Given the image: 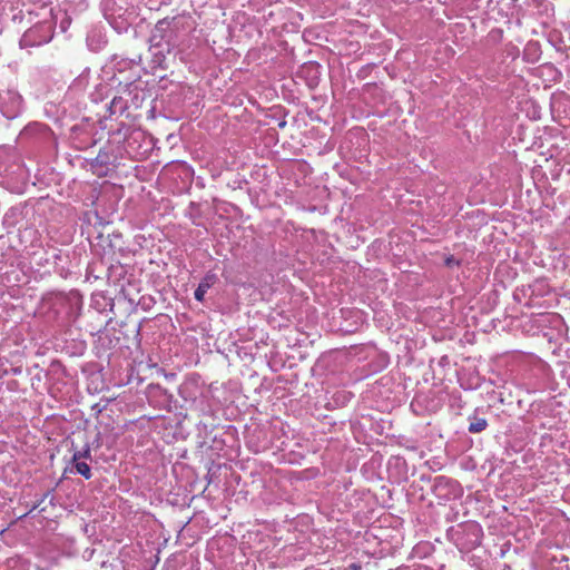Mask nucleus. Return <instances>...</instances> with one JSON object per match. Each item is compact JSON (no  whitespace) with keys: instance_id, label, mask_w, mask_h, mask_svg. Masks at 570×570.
Returning a JSON list of instances; mask_svg holds the SVG:
<instances>
[{"instance_id":"obj_4","label":"nucleus","mask_w":570,"mask_h":570,"mask_svg":"<svg viewBox=\"0 0 570 570\" xmlns=\"http://www.w3.org/2000/svg\"><path fill=\"white\" fill-rule=\"evenodd\" d=\"M0 109L2 115L8 119H13L19 116L22 110V97L12 89L3 90L0 92Z\"/></svg>"},{"instance_id":"obj_6","label":"nucleus","mask_w":570,"mask_h":570,"mask_svg":"<svg viewBox=\"0 0 570 570\" xmlns=\"http://www.w3.org/2000/svg\"><path fill=\"white\" fill-rule=\"evenodd\" d=\"M217 276L213 273H207L195 289L194 297L198 302L205 299L207 291L215 284Z\"/></svg>"},{"instance_id":"obj_3","label":"nucleus","mask_w":570,"mask_h":570,"mask_svg":"<svg viewBox=\"0 0 570 570\" xmlns=\"http://www.w3.org/2000/svg\"><path fill=\"white\" fill-rule=\"evenodd\" d=\"M433 494L443 501H450L460 497L461 488L459 483L448 476H435L432 484Z\"/></svg>"},{"instance_id":"obj_11","label":"nucleus","mask_w":570,"mask_h":570,"mask_svg":"<svg viewBox=\"0 0 570 570\" xmlns=\"http://www.w3.org/2000/svg\"><path fill=\"white\" fill-rule=\"evenodd\" d=\"M91 451L89 446H86L82 451H77L73 453L72 460L75 462L80 461L81 459H90Z\"/></svg>"},{"instance_id":"obj_15","label":"nucleus","mask_w":570,"mask_h":570,"mask_svg":"<svg viewBox=\"0 0 570 570\" xmlns=\"http://www.w3.org/2000/svg\"><path fill=\"white\" fill-rule=\"evenodd\" d=\"M513 82H521V79H513Z\"/></svg>"},{"instance_id":"obj_14","label":"nucleus","mask_w":570,"mask_h":570,"mask_svg":"<svg viewBox=\"0 0 570 570\" xmlns=\"http://www.w3.org/2000/svg\"><path fill=\"white\" fill-rule=\"evenodd\" d=\"M456 263L453 258H448L446 259V265L448 266H451L452 264Z\"/></svg>"},{"instance_id":"obj_12","label":"nucleus","mask_w":570,"mask_h":570,"mask_svg":"<svg viewBox=\"0 0 570 570\" xmlns=\"http://www.w3.org/2000/svg\"><path fill=\"white\" fill-rule=\"evenodd\" d=\"M548 287L544 281H535L533 285L530 286L532 289V294H534L537 291L539 294H543L544 289Z\"/></svg>"},{"instance_id":"obj_2","label":"nucleus","mask_w":570,"mask_h":570,"mask_svg":"<svg viewBox=\"0 0 570 570\" xmlns=\"http://www.w3.org/2000/svg\"><path fill=\"white\" fill-rule=\"evenodd\" d=\"M448 534L460 551L468 552L480 544L481 528L475 522H465L452 527Z\"/></svg>"},{"instance_id":"obj_1","label":"nucleus","mask_w":570,"mask_h":570,"mask_svg":"<svg viewBox=\"0 0 570 570\" xmlns=\"http://www.w3.org/2000/svg\"><path fill=\"white\" fill-rule=\"evenodd\" d=\"M189 30L188 18L183 16L165 18L156 23L150 36V42L156 48L166 47V51L171 53L185 42Z\"/></svg>"},{"instance_id":"obj_13","label":"nucleus","mask_w":570,"mask_h":570,"mask_svg":"<svg viewBox=\"0 0 570 570\" xmlns=\"http://www.w3.org/2000/svg\"><path fill=\"white\" fill-rule=\"evenodd\" d=\"M87 43L92 50H98L100 48V43L94 45V35H88Z\"/></svg>"},{"instance_id":"obj_9","label":"nucleus","mask_w":570,"mask_h":570,"mask_svg":"<svg viewBox=\"0 0 570 570\" xmlns=\"http://www.w3.org/2000/svg\"><path fill=\"white\" fill-rule=\"evenodd\" d=\"M487 428V421L481 417H474L473 421L469 425V432L479 433L482 432Z\"/></svg>"},{"instance_id":"obj_7","label":"nucleus","mask_w":570,"mask_h":570,"mask_svg":"<svg viewBox=\"0 0 570 570\" xmlns=\"http://www.w3.org/2000/svg\"><path fill=\"white\" fill-rule=\"evenodd\" d=\"M149 49H150L151 55H153V62H154V65L157 66V67H160L163 69H166L167 68L166 56L169 55L166 51V47L156 48L150 42V48Z\"/></svg>"},{"instance_id":"obj_10","label":"nucleus","mask_w":570,"mask_h":570,"mask_svg":"<svg viewBox=\"0 0 570 570\" xmlns=\"http://www.w3.org/2000/svg\"><path fill=\"white\" fill-rule=\"evenodd\" d=\"M75 468L77 473L82 475L85 479L89 480L91 478L90 466L86 462L78 461L76 462Z\"/></svg>"},{"instance_id":"obj_8","label":"nucleus","mask_w":570,"mask_h":570,"mask_svg":"<svg viewBox=\"0 0 570 570\" xmlns=\"http://www.w3.org/2000/svg\"><path fill=\"white\" fill-rule=\"evenodd\" d=\"M126 109V101L121 97H114L109 105L110 115L122 114Z\"/></svg>"},{"instance_id":"obj_5","label":"nucleus","mask_w":570,"mask_h":570,"mask_svg":"<svg viewBox=\"0 0 570 570\" xmlns=\"http://www.w3.org/2000/svg\"><path fill=\"white\" fill-rule=\"evenodd\" d=\"M51 28L47 24L36 26L24 32L20 40L22 47L41 46L51 40Z\"/></svg>"}]
</instances>
